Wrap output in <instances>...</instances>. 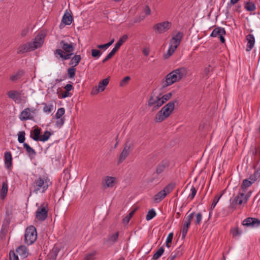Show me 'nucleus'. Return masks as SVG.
Returning <instances> with one entry per match:
<instances>
[{
  "instance_id": "obj_1",
  "label": "nucleus",
  "mask_w": 260,
  "mask_h": 260,
  "mask_svg": "<svg viewBox=\"0 0 260 260\" xmlns=\"http://www.w3.org/2000/svg\"><path fill=\"white\" fill-rule=\"evenodd\" d=\"M59 46L61 49H57L54 52L55 56L58 59H61L62 60L71 58L74 50L73 43H68L65 41L62 40L59 42Z\"/></svg>"
},
{
  "instance_id": "obj_2",
  "label": "nucleus",
  "mask_w": 260,
  "mask_h": 260,
  "mask_svg": "<svg viewBox=\"0 0 260 260\" xmlns=\"http://www.w3.org/2000/svg\"><path fill=\"white\" fill-rule=\"evenodd\" d=\"M187 73V69L185 68H180L173 70L166 76L163 86L167 87L180 81L186 76Z\"/></svg>"
},
{
  "instance_id": "obj_3",
  "label": "nucleus",
  "mask_w": 260,
  "mask_h": 260,
  "mask_svg": "<svg viewBox=\"0 0 260 260\" xmlns=\"http://www.w3.org/2000/svg\"><path fill=\"white\" fill-rule=\"evenodd\" d=\"M51 184V182L47 177H41L35 181L31 190L36 194L43 193Z\"/></svg>"
},
{
  "instance_id": "obj_4",
  "label": "nucleus",
  "mask_w": 260,
  "mask_h": 260,
  "mask_svg": "<svg viewBox=\"0 0 260 260\" xmlns=\"http://www.w3.org/2000/svg\"><path fill=\"white\" fill-rule=\"evenodd\" d=\"M176 101L169 102L164 106L156 114L155 121L159 122L168 118L172 113L175 108V103Z\"/></svg>"
},
{
  "instance_id": "obj_5",
  "label": "nucleus",
  "mask_w": 260,
  "mask_h": 260,
  "mask_svg": "<svg viewBox=\"0 0 260 260\" xmlns=\"http://www.w3.org/2000/svg\"><path fill=\"white\" fill-rule=\"evenodd\" d=\"M182 37V34L180 32H177L172 37L169 43V48L166 53L164 54V56L165 58H168L174 53L175 50L180 44Z\"/></svg>"
},
{
  "instance_id": "obj_6",
  "label": "nucleus",
  "mask_w": 260,
  "mask_h": 260,
  "mask_svg": "<svg viewBox=\"0 0 260 260\" xmlns=\"http://www.w3.org/2000/svg\"><path fill=\"white\" fill-rule=\"evenodd\" d=\"M37 234L35 226L31 225L27 228L24 235V242L27 245H31L37 239Z\"/></svg>"
},
{
  "instance_id": "obj_7",
  "label": "nucleus",
  "mask_w": 260,
  "mask_h": 260,
  "mask_svg": "<svg viewBox=\"0 0 260 260\" xmlns=\"http://www.w3.org/2000/svg\"><path fill=\"white\" fill-rule=\"evenodd\" d=\"M161 98V94L152 93L148 101V106L152 107L153 110L157 109L164 103Z\"/></svg>"
},
{
  "instance_id": "obj_8",
  "label": "nucleus",
  "mask_w": 260,
  "mask_h": 260,
  "mask_svg": "<svg viewBox=\"0 0 260 260\" xmlns=\"http://www.w3.org/2000/svg\"><path fill=\"white\" fill-rule=\"evenodd\" d=\"M36 112L35 108H26L20 112L19 118L21 121L34 120Z\"/></svg>"
},
{
  "instance_id": "obj_9",
  "label": "nucleus",
  "mask_w": 260,
  "mask_h": 260,
  "mask_svg": "<svg viewBox=\"0 0 260 260\" xmlns=\"http://www.w3.org/2000/svg\"><path fill=\"white\" fill-rule=\"evenodd\" d=\"M48 212V204L43 203L38 208L36 212V217L40 221H44L47 217Z\"/></svg>"
},
{
  "instance_id": "obj_10",
  "label": "nucleus",
  "mask_w": 260,
  "mask_h": 260,
  "mask_svg": "<svg viewBox=\"0 0 260 260\" xmlns=\"http://www.w3.org/2000/svg\"><path fill=\"white\" fill-rule=\"evenodd\" d=\"M171 23L169 21H164L158 23L154 25V30L158 34H163L168 30L171 27Z\"/></svg>"
},
{
  "instance_id": "obj_11",
  "label": "nucleus",
  "mask_w": 260,
  "mask_h": 260,
  "mask_svg": "<svg viewBox=\"0 0 260 260\" xmlns=\"http://www.w3.org/2000/svg\"><path fill=\"white\" fill-rule=\"evenodd\" d=\"M248 196H233L230 199V203L232 208L237 205H241L246 203L248 200Z\"/></svg>"
},
{
  "instance_id": "obj_12",
  "label": "nucleus",
  "mask_w": 260,
  "mask_h": 260,
  "mask_svg": "<svg viewBox=\"0 0 260 260\" xmlns=\"http://www.w3.org/2000/svg\"><path fill=\"white\" fill-rule=\"evenodd\" d=\"M45 36L42 33H39L35 37L34 41L31 42L32 47L35 50V49L41 47L44 41Z\"/></svg>"
},
{
  "instance_id": "obj_13",
  "label": "nucleus",
  "mask_w": 260,
  "mask_h": 260,
  "mask_svg": "<svg viewBox=\"0 0 260 260\" xmlns=\"http://www.w3.org/2000/svg\"><path fill=\"white\" fill-rule=\"evenodd\" d=\"M225 34V30L223 28L217 27L213 29L210 35L212 37H219L221 43H223L225 42L224 35Z\"/></svg>"
},
{
  "instance_id": "obj_14",
  "label": "nucleus",
  "mask_w": 260,
  "mask_h": 260,
  "mask_svg": "<svg viewBox=\"0 0 260 260\" xmlns=\"http://www.w3.org/2000/svg\"><path fill=\"white\" fill-rule=\"evenodd\" d=\"M33 50L34 49L32 47L31 42H28L20 46L18 48L17 53L22 54Z\"/></svg>"
},
{
  "instance_id": "obj_15",
  "label": "nucleus",
  "mask_w": 260,
  "mask_h": 260,
  "mask_svg": "<svg viewBox=\"0 0 260 260\" xmlns=\"http://www.w3.org/2000/svg\"><path fill=\"white\" fill-rule=\"evenodd\" d=\"M131 146L130 144H126L122 151L120 153L119 157L118 162L121 163L122 162L128 155L129 152H130V149H131Z\"/></svg>"
},
{
  "instance_id": "obj_16",
  "label": "nucleus",
  "mask_w": 260,
  "mask_h": 260,
  "mask_svg": "<svg viewBox=\"0 0 260 260\" xmlns=\"http://www.w3.org/2000/svg\"><path fill=\"white\" fill-rule=\"evenodd\" d=\"M242 224L243 225H246L247 226H253L255 224H256V226H259L260 225V220L257 218L248 217L243 221Z\"/></svg>"
},
{
  "instance_id": "obj_17",
  "label": "nucleus",
  "mask_w": 260,
  "mask_h": 260,
  "mask_svg": "<svg viewBox=\"0 0 260 260\" xmlns=\"http://www.w3.org/2000/svg\"><path fill=\"white\" fill-rule=\"evenodd\" d=\"M175 186V183L172 182L165 186L164 189L160 191L157 195H168L171 193Z\"/></svg>"
},
{
  "instance_id": "obj_18",
  "label": "nucleus",
  "mask_w": 260,
  "mask_h": 260,
  "mask_svg": "<svg viewBox=\"0 0 260 260\" xmlns=\"http://www.w3.org/2000/svg\"><path fill=\"white\" fill-rule=\"evenodd\" d=\"M5 165L7 169H10L12 165V157L10 152H6L4 155Z\"/></svg>"
},
{
  "instance_id": "obj_19",
  "label": "nucleus",
  "mask_w": 260,
  "mask_h": 260,
  "mask_svg": "<svg viewBox=\"0 0 260 260\" xmlns=\"http://www.w3.org/2000/svg\"><path fill=\"white\" fill-rule=\"evenodd\" d=\"M246 40L247 41L246 50L247 51H250L254 47L255 43V38L253 35L248 34L246 36Z\"/></svg>"
},
{
  "instance_id": "obj_20",
  "label": "nucleus",
  "mask_w": 260,
  "mask_h": 260,
  "mask_svg": "<svg viewBox=\"0 0 260 260\" xmlns=\"http://www.w3.org/2000/svg\"><path fill=\"white\" fill-rule=\"evenodd\" d=\"M58 252V248L54 247L47 255L45 260H55Z\"/></svg>"
},
{
  "instance_id": "obj_21",
  "label": "nucleus",
  "mask_w": 260,
  "mask_h": 260,
  "mask_svg": "<svg viewBox=\"0 0 260 260\" xmlns=\"http://www.w3.org/2000/svg\"><path fill=\"white\" fill-rule=\"evenodd\" d=\"M170 165L169 161L168 160H164L162 161V162L159 164L156 170V172L157 174H160L165 169L168 168Z\"/></svg>"
},
{
  "instance_id": "obj_22",
  "label": "nucleus",
  "mask_w": 260,
  "mask_h": 260,
  "mask_svg": "<svg viewBox=\"0 0 260 260\" xmlns=\"http://www.w3.org/2000/svg\"><path fill=\"white\" fill-rule=\"evenodd\" d=\"M247 179L250 180V181L253 183L256 181L260 179V168H257L254 171V173L250 175Z\"/></svg>"
},
{
  "instance_id": "obj_23",
  "label": "nucleus",
  "mask_w": 260,
  "mask_h": 260,
  "mask_svg": "<svg viewBox=\"0 0 260 260\" xmlns=\"http://www.w3.org/2000/svg\"><path fill=\"white\" fill-rule=\"evenodd\" d=\"M8 96L16 103H19L20 100V94L16 91L11 90L8 93Z\"/></svg>"
},
{
  "instance_id": "obj_24",
  "label": "nucleus",
  "mask_w": 260,
  "mask_h": 260,
  "mask_svg": "<svg viewBox=\"0 0 260 260\" xmlns=\"http://www.w3.org/2000/svg\"><path fill=\"white\" fill-rule=\"evenodd\" d=\"M115 182V178L113 177L107 176L103 181V185L107 187H112Z\"/></svg>"
},
{
  "instance_id": "obj_25",
  "label": "nucleus",
  "mask_w": 260,
  "mask_h": 260,
  "mask_svg": "<svg viewBox=\"0 0 260 260\" xmlns=\"http://www.w3.org/2000/svg\"><path fill=\"white\" fill-rule=\"evenodd\" d=\"M17 253L23 258L27 257L28 252L27 248L23 245L20 246L16 249Z\"/></svg>"
},
{
  "instance_id": "obj_26",
  "label": "nucleus",
  "mask_w": 260,
  "mask_h": 260,
  "mask_svg": "<svg viewBox=\"0 0 260 260\" xmlns=\"http://www.w3.org/2000/svg\"><path fill=\"white\" fill-rule=\"evenodd\" d=\"M41 129L37 127L35 128L30 133V137L36 141H39L40 137Z\"/></svg>"
},
{
  "instance_id": "obj_27",
  "label": "nucleus",
  "mask_w": 260,
  "mask_h": 260,
  "mask_svg": "<svg viewBox=\"0 0 260 260\" xmlns=\"http://www.w3.org/2000/svg\"><path fill=\"white\" fill-rule=\"evenodd\" d=\"M109 80L108 78H106L100 81L98 85L96 86L98 88V90L101 92L103 91L105 87L108 85Z\"/></svg>"
},
{
  "instance_id": "obj_28",
  "label": "nucleus",
  "mask_w": 260,
  "mask_h": 260,
  "mask_svg": "<svg viewBox=\"0 0 260 260\" xmlns=\"http://www.w3.org/2000/svg\"><path fill=\"white\" fill-rule=\"evenodd\" d=\"M81 56L80 55H75L71 59L69 64L73 67L77 66L81 60Z\"/></svg>"
},
{
  "instance_id": "obj_29",
  "label": "nucleus",
  "mask_w": 260,
  "mask_h": 260,
  "mask_svg": "<svg viewBox=\"0 0 260 260\" xmlns=\"http://www.w3.org/2000/svg\"><path fill=\"white\" fill-rule=\"evenodd\" d=\"M72 21V17L69 13H65L62 17V22L66 25H70Z\"/></svg>"
},
{
  "instance_id": "obj_30",
  "label": "nucleus",
  "mask_w": 260,
  "mask_h": 260,
  "mask_svg": "<svg viewBox=\"0 0 260 260\" xmlns=\"http://www.w3.org/2000/svg\"><path fill=\"white\" fill-rule=\"evenodd\" d=\"M96 254V251L88 252L85 255L84 260H95Z\"/></svg>"
},
{
  "instance_id": "obj_31",
  "label": "nucleus",
  "mask_w": 260,
  "mask_h": 260,
  "mask_svg": "<svg viewBox=\"0 0 260 260\" xmlns=\"http://www.w3.org/2000/svg\"><path fill=\"white\" fill-rule=\"evenodd\" d=\"M51 135L50 132L46 131L42 135H40L39 141L45 142L47 141Z\"/></svg>"
},
{
  "instance_id": "obj_32",
  "label": "nucleus",
  "mask_w": 260,
  "mask_h": 260,
  "mask_svg": "<svg viewBox=\"0 0 260 260\" xmlns=\"http://www.w3.org/2000/svg\"><path fill=\"white\" fill-rule=\"evenodd\" d=\"M23 74V72L22 71H18L16 74H15L10 76V80L12 82L16 81L21 77Z\"/></svg>"
},
{
  "instance_id": "obj_33",
  "label": "nucleus",
  "mask_w": 260,
  "mask_h": 260,
  "mask_svg": "<svg viewBox=\"0 0 260 260\" xmlns=\"http://www.w3.org/2000/svg\"><path fill=\"white\" fill-rule=\"evenodd\" d=\"M190 225V224L184 222V224L181 231V236L182 239L185 238Z\"/></svg>"
},
{
  "instance_id": "obj_34",
  "label": "nucleus",
  "mask_w": 260,
  "mask_h": 260,
  "mask_svg": "<svg viewBox=\"0 0 260 260\" xmlns=\"http://www.w3.org/2000/svg\"><path fill=\"white\" fill-rule=\"evenodd\" d=\"M43 105H44L43 110L44 112L46 113H51L53 110V106L51 104H47L46 103H43Z\"/></svg>"
},
{
  "instance_id": "obj_35",
  "label": "nucleus",
  "mask_w": 260,
  "mask_h": 260,
  "mask_svg": "<svg viewBox=\"0 0 260 260\" xmlns=\"http://www.w3.org/2000/svg\"><path fill=\"white\" fill-rule=\"evenodd\" d=\"M245 8L247 11L252 12L255 10L256 7L254 3L252 2H247L245 3Z\"/></svg>"
},
{
  "instance_id": "obj_36",
  "label": "nucleus",
  "mask_w": 260,
  "mask_h": 260,
  "mask_svg": "<svg viewBox=\"0 0 260 260\" xmlns=\"http://www.w3.org/2000/svg\"><path fill=\"white\" fill-rule=\"evenodd\" d=\"M252 184H253V183L250 181V180L245 179L243 180L241 187L243 189H246L251 186Z\"/></svg>"
},
{
  "instance_id": "obj_37",
  "label": "nucleus",
  "mask_w": 260,
  "mask_h": 260,
  "mask_svg": "<svg viewBox=\"0 0 260 260\" xmlns=\"http://www.w3.org/2000/svg\"><path fill=\"white\" fill-rule=\"evenodd\" d=\"M23 147L29 155L36 154V152L34 149L30 147L27 143H23Z\"/></svg>"
},
{
  "instance_id": "obj_38",
  "label": "nucleus",
  "mask_w": 260,
  "mask_h": 260,
  "mask_svg": "<svg viewBox=\"0 0 260 260\" xmlns=\"http://www.w3.org/2000/svg\"><path fill=\"white\" fill-rule=\"evenodd\" d=\"M164 249L163 247H160L156 252L153 256V259L157 260L163 254Z\"/></svg>"
},
{
  "instance_id": "obj_39",
  "label": "nucleus",
  "mask_w": 260,
  "mask_h": 260,
  "mask_svg": "<svg viewBox=\"0 0 260 260\" xmlns=\"http://www.w3.org/2000/svg\"><path fill=\"white\" fill-rule=\"evenodd\" d=\"M76 71V70L74 67H72V68L68 69L67 71L68 77L71 79L74 78L75 76Z\"/></svg>"
},
{
  "instance_id": "obj_40",
  "label": "nucleus",
  "mask_w": 260,
  "mask_h": 260,
  "mask_svg": "<svg viewBox=\"0 0 260 260\" xmlns=\"http://www.w3.org/2000/svg\"><path fill=\"white\" fill-rule=\"evenodd\" d=\"M190 210L187 213L184 219V222L190 224L191 220L193 217V213L189 214Z\"/></svg>"
},
{
  "instance_id": "obj_41",
  "label": "nucleus",
  "mask_w": 260,
  "mask_h": 260,
  "mask_svg": "<svg viewBox=\"0 0 260 260\" xmlns=\"http://www.w3.org/2000/svg\"><path fill=\"white\" fill-rule=\"evenodd\" d=\"M127 36L125 35L122 36L118 41V42L115 44V45L118 47L120 48V46L122 45L123 43H124L126 40L127 39Z\"/></svg>"
},
{
  "instance_id": "obj_42",
  "label": "nucleus",
  "mask_w": 260,
  "mask_h": 260,
  "mask_svg": "<svg viewBox=\"0 0 260 260\" xmlns=\"http://www.w3.org/2000/svg\"><path fill=\"white\" fill-rule=\"evenodd\" d=\"M25 133L24 131L19 132L18 133V141L20 143H24Z\"/></svg>"
},
{
  "instance_id": "obj_43",
  "label": "nucleus",
  "mask_w": 260,
  "mask_h": 260,
  "mask_svg": "<svg viewBox=\"0 0 260 260\" xmlns=\"http://www.w3.org/2000/svg\"><path fill=\"white\" fill-rule=\"evenodd\" d=\"M188 191H189L188 195H196L197 193V190L193 186H187L185 188L184 192H188Z\"/></svg>"
},
{
  "instance_id": "obj_44",
  "label": "nucleus",
  "mask_w": 260,
  "mask_h": 260,
  "mask_svg": "<svg viewBox=\"0 0 260 260\" xmlns=\"http://www.w3.org/2000/svg\"><path fill=\"white\" fill-rule=\"evenodd\" d=\"M64 113L65 110L63 108H59L55 114V118H62V116L64 114Z\"/></svg>"
},
{
  "instance_id": "obj_45",
  "label": "nucleus",
  "mask_w": 260,
  "mask_h": 260,
  "mask_svg": "<svg viewBox=\"0 0 260 260\" xmlns=\"http://www.w3.org/2000/svg\"><path fill=\"white\" fill-rule=\"evenodd\" d=\"M156 215V213L153 209L149 210L146 215V220H149L154 217Z\"/></svg>"
},
{
  "instance_id": "obj_46",
  "label": "nucleus",
  "mask_w": 260,
  "mask_h": 260,
  "mask_svg": "<svg viewBox=\"0 0 260 260\" xmlns=\"http://www.w3.org/2000/svg\"><path fill=\"white\" fill-rule=\"evenodd\" d=\"M221 196H219V197L217 198H215L213 200V202L211 205V207L210 208V212H209V215H210L211 214V211L213 210V209L215 208L216 205L217 204V203H218V202L219 201V199H220V197Z\"/></svg>"
},
{
  "instance_id": "obj_47",
  "label": "nucleus",
  "mask_w": 260,
  "mask_h": 260,
  "mask_svg": "<svg viewBox=\"0 0 260 260\" xmlns=\"http://www.w3.org/2000/svg\"><path fill=\"white\" fill-rule=\"evenodd\" d=\"M172 94L171 92L167 93L164 95L161 94V98L163 101V103L164 104L167 101L169 100L172 97Z\"/></svg>"
},
{
  "instance_id": "obj_48",
  "label": "nucleus",
  "mask_w": 260,
  "mask_h": 260,
  "mask_svg": "<svg viewBox=\"0 0 260 260\" xmlns=\"http://www.w3.org/2000/svg\"><path fill=\"white\" fill-rule=\"evenodd\" d=\"M56 121L55 122V125L56 127L60 128L64 123V119L63 118H56Z\"/></svg>"
},
{
  "instance_id": "obj_49",
  "label": "nucleus",
  "mask_w": 260,
  "mask_h": 260,
  "mask_svg": "<svg viewBox=\"0 0 260 260\" xmlns=\"http://www.w3.org/2000/svg\"><path fill=\"white\" fill-rule=\"evenodd\" d=\"M131 78L129 76H126L120 82L119 85L121 87L124 86L125 85H126L129 81L130 80Z\"/></svg>"
},
{
  "instance_id": "obj_50",
  "label": "nucleus",
  "mask_w": 260,
  "mask_h": 260,
  "mask_svg": "<svg viewBox=\"0 0 260 260\" xmlns=\"http://www.w3.org/2000/svg\"><path fill=\"white\" fill-rule=\"evenodd\" d=\"M102 53L101 51L97 49H92L91 50V55L93 57H100Z\"/></svg>"
},
{
  "instance_id": "obj_51",
  "label": "nucleus",
  "mask_w": 260,
  "mask_h": 260,
  "mask_svg": "<svg viewBox=\"0 0 260 260\" xmlns=\"http://www.w3.org/2000/svg\"><path fill=\"white\" fill-rule=\"evenodd\" d=\"M118 237V232L110 236L109 238V240L112 242H115L117 241Z\"/></svg>"
},
{
  "instance_id": "obj_52",
  "label": "nucleus",
  "mask_w": 260,
  "mask_h": 260,
  "mask_svg": "<svg viewBox=\"0 0 260 260\" xmlns=\"http://www.w3.org/2000/svg\"><path fill=\"white\" fill-rule=\"evenodd\" d=\"M9 259L10 260H19L18 256L13 251L10 252Z\"/></svg>"
},
{
  "instance_id": "obj_53",
  "label": "nucleus",
  "mask_w": 260,
  "mask_h": 260,
  "mask_svg": "<svg viewBox=\"0 0 260 260\" xmlns=\"http://www.w3.org/2000/svg\"><path fill=\"white\" fill-rule=\"evenodd\" d=\"M8 185L6 183L3 182L2 188V192L5 195L7 193Z\"/></svg>"
},
{
  "instance_id": "obj_54",
  "label": "nucleus",
  "mask_w": 260,
  "mask_h": 260,
  "mask_svg": "<svg viewBox=\"0 0 260 260\" xmlns=\"http://www.w3.org/2000/svg\"><path fill=\"white\" fill-rule=\"evenodd\" d=\"M202 219V215L201 213H198L196 215V223L197 224H200Z\"/></svg>"
},
{
  "instance_id": "obj_55",
  "label": "nucleus",
  "mask_w": 260,
  "mask_h": 260,
  "mask_svg": "<svg viewBox=\"0 0 260 260\" xmlns=\"http://www.w3.org/2000/svg\"><path fill=\"white\" fill-rule=\"evenodd\" d=\"M165 196H155L154 198H153V201L155 202V203H159V202H160L162 200L164 199V197Z\"/></svg>"
},
{
  "instance_id": "obj_56",
  "label": "nucleus",
  "mask_w": 260,
  "mask_h": 260,
  "mask_svg": "<svg viewBox=\"0 0 260 260\" xmlns=\"http://www.w3.org/2000/svg\"><path fill=\"white\" fill-rule=\"evenodd\" d=\"M29 28L28 27L22 29L21 31V36L22 37L25 36L28 33Z\"/></svg>"
},
{
  "instance_id": "obj_57",
  "label": "nucleus",
  "mask_w": 260,
  "mask_h": 260,
  "mask_svg": "<svg viewBox=\"0 0 260 260\" xmlns=\"http://www.w3.org/2000/svg\"><path fill=\"white\" fill-rule=\"evenodd\" d=\"M173 237V233H170L168 235L167 240H166V242H167V244L168 243H172Z\"/></svg>"
},
{
  "instance_id": "obj_58",
  "label": "nucleus",
  "mask_w": 260,
  "mask_h": 260,
  "mask_svg": "<svg viewBox=\"0 0 260 260\" xmlns=\"http://www.w3.org/2000/svg\"><path fill=\"white\" fill-rule=\"evenodd\" d=\"M114 54H113V52H110L107 56L103 60V62H105L106 61H107L108 59H110Z\"/></svg>"
},
{
  "instance_id": "obj_59",
  "label": "nucleus",
  "mask_w": 260,
  "mask_h": 260,
  "mask_svg": "<svg viewBox=\"0 0 260 260\" xmlns=\"http://www.w3.org/2000/svg\"><path fill=\"white\" fill-rule=\"evenodd\" d=\"M144 12L146 15H150L151 14V10L148 6H146L144 8Z\"/></svg>"
},
{
  "instance_id": "obj_60",
  "label": "nucleus",
  "mask_w": 260,
  "mask_h": 260,
  "mask_svg": "<svg viewBox=\"0 0 260 260\" xmlns=\"http://www.w3.org/2000/svg\"><path fill=\"white\" fill-rule=\"evenodd\" d=\"M97 47L100 49H107L108 48H109V46L106 43L103 45H98Z\"/></svg>"
},
{
  "instance_id": "obj_61",
  "label": "nucleus",
  "mask_w": 260,
  "mask_h": 260,
  "mask_svg": "<svg viewBox=\"0 0 260 260\" xmlns=\"http://www.w3.org/2000/svg\"><path fill=\"white\" fill-rule=\"evenodd\" d=\"M71 94H70L69 91H66L65 92H63L61 94V98L64 99V98H66L67 97L71 96Z\"/></svg>"
},
{
  "instance_id": "obj_62",
  "label": "nucleus",
  "mask_w": 260,
  "mask_h": 260,
  "mask_svg": "<svg viewBox=\"0 0 260 260\" xmlns=\"http://www.w3.org/2000/svg\"><path fill=\"white\" fill-rule=\"evenodd\" d=\"M232 232L234 236L239 235L241 234V233L239 232V229L237 228L233 229Z\"/></svg>"
},
{
  "instance_id": "obj_63",
  "label": "nucleus",
  "mask_w": 260,
  "mask_h": 260,
  "mask_svg": "<svg viewBox=\"0 0 260 260\" xmlns=\"http://www.w3.org/2000/svg\"><path fill=\"white\" fill-rule=\"evenodd\" d=\"M150 52V49L147 47H145L143 50V53L145 56H148Z\"/></svg>"
},
{
  "instance_id": "obj_64",
  "label": "nucleus",
  "mask_w": 260,
  "mask_h": 260,
  "mask_svg": "<svg viewBox=\"0 0 260 260\" xmlns=\"http://www.w3.org/2000/svg\"><path fill=\"white\" fill-rule=\"evenodd\" d=\"M64 88L66 91H70L73 89V87L72 84H68L65 86Z\"/></svg>"
}]
</instances>
